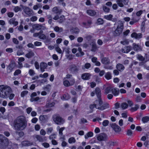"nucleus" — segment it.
<instances>
[{
	"label": "nucleus",
	"instance_id": "obj_38",
	"mask_svg": "<svg viewBox=\"0 0 149 149\" xmlns=\"http://www.w3.org/2000/svg\"><path fill=\"white\" fill-rule=\"evenodd\" d=\"M54 30L56 31L59 32H61L63 30L62 28H59L58 26H56L54 28Z\"/></svg>",
	"mask_w": 149,
	"mask_h": 149
},
{
	"label": "nucleus",
	"instance_id": "obj_15",
	"mask_svg": "<svg viewBox=\"0 0 149 149\" xmlns=\"http://www.w3.org/2000/svg\"><path fill=\"white\" fill-rule=\"evenodd\" d=\"M91 76V74L89 73H86L83 74L82 75L81 77L84 80H87L90 79V77Z\"/></svg>",
	"mask_w": 149,
	"mask_h": 149
},
{
	"label": "nucleus",
	"instance_id": "obj_2",
	"mask_svg": "<svg viewBox=\"0 0 149 149\" xmlns=\"http://www.w3.org/2000/svg\"><path fill=\"white\" fill-rule=\"evenodd\" d=\"M12 92L11 88L9 86L4 85H0V97L3 98L8 97L10 93Z\"/></svg>",
	"mask_w": 149,
	"mask_h": 149
},
{
	"label": "nucleus",
	"instance_id": "obj_11",
	"mask_svg": "<svg viewBox=\"0 0 149 149\" xmlns=\"http://www.w3.org/2000/svg\"><path fill=\"white\" fill-rule=\"evenodd\" d=\"M107 136L106 134L103 133L100 134L97 137V139L99 141H105L107 139Z\"/></svg>",
	"mask_w": 149,
	"mask_h": 149
},
{
	"label": "nucleus",
	"instance_id": "obj_43",
	"mask_svg": "<svg viewBox=\"0 0 149 149\" xmlns=\"http://www.w3.org/2000/svg\"><path fill=\"white\" fill-rule=\"evenodd\" d=\"M137 58L140 61H144L145 58L141 55L138 54L137 56Z\"/></svg>",
	"mask_w": 149,
	"mask_h": 149
},
{
	"label": "nucleus",
	"instance_id": "obj_22",
	"mask_svg": "<svg viewBox=\"0 0 149 149\" xmlns=\"http://www.w3.org/2000/svg\"><path fill=\"white\" fill-rule=\"evenodd\" d=\"M87 13L89 15L91 16H95L96 14V12L95 10L91 9L87 10Z\"/></svg>",
	"mask_w": 149,
	"mask_h": 149
},
{
	"label": "nucleus",
	"instance_id": "obj_4",
	"mask_svg": "<svg viewBox=\"0 0 149 149\" xmlns=\"http://www.w3.org/2000/svg\"><path fill=\"white\" fill-rule=\"evenodd\" d=\"M52 118L53 121L57 125H61L63 124L65 122V120L58 114H54L52 116Z\"/></svg>",
	"mask_w": 149,
	"mask_h": 149
},
{
	"label": "nucleus",
	"instance_id": "obj_20",
	"mask_svg": "<svg viewBox=\"0 0 149 149\" xmlns=\"http://www.w3.org/2000/svg\"><path fill=\"white\" fill-rule=\"evenodd\" d=\"M101 62L104 64H108L110 63V60L108 58L104 57L101 59Z\"/></svg>",
	"mask_w": 149,
	"mask_h": 149
},
{
	"label": "nucleus",
	"instance_id": "obj_16",
	"mask_svg": "<svg viewBox=\"0 0 149 149\" xmlns=\"http://www.w3.org/2000/svg\"><path fill=\"white\" fill-rule=\"evenodd\" d=\"M116 69L120 71H122L125 69V68L123 65L121 63H119L116 65Z\"/></svg>",
	"mask_w": 149,
	"mask_h": 149
},
{
	"label": "nucleus",
	"instance_id": "obj_10",
	"mask_svg": "<svg viewBox=\"0 0 149 149\" xmlns=\"http://www.w3.org/2000/svg\"><path fill=\"white\" fill-rule=\"evenodd\" d=\"M15 66V62L11 63L7 68V72L10 73L12 72L13 69Z\"/></svg>",
	"mask_w": 149,
	"mask_h": 149
},
{
	"label": "nucleus",
	"instance_id": "obj_14",
	"mask_svg": "<svg viewBox=\"0 0 149 149\" xmlns=\"http://www.w3.org/2000/svg\"><path fill=\"white\" fill-rule=\"evenodd\" d=\"M34 55V53L32 50H29L28 53L25 54V56L26 58H30L33 56Z\"/></svg>",
	"mask_w": 149,
	"mask_h": 149
},
{
	"label": "nucleus",
	"instance_id": "obj_29",
	"mask_svg": "<svg viewBox=\"0 0 149 149\" xmlns=\"http://www.w3.org/2000/svg\"><path fill=\"white\" fill-rule=\"evenodd\" d=\"M35 138L37 139L38 141L40 142H42L43 141V139L42 137L40 135H36L34 136Z\"/></svg>",
	"mask_w": 149,
	"mask_h": 149
},
{
	"label": "nucleus",
	"instance_id": "obj_33",
	"mask_svg": "<svg viewBox=\"0 0 149 149\" xmlns=\"http://www.w3.org/2000/svg\"><path fill=\"white\" fill-rule=\"evenodd\" d=\"M93 135V133L91 132H89L85 135L86 139H88L89 137H91Z\"/></svg>",
	"mask_w": 149,
	"mask_h": 149
},
{
	"label": "nucleus",
	"instance_id": "obj_62",
	"mask_svg": "<svg viewBox=\"0 0 149 149\" xmlns=\"http://www.w3.org/2000/svg\"><path fill=\"white\" fill-rule=\"evenodd\" d=\"M91 110H93V108L95 107L96 108V104H95V103L94 104H91L89 106Z\"/></svg>",
	"mask_w": 149,
	"mask_h": 149
},
{
	"label": "nucleus",
	"instance_id": "obj_13",
	"mask_svg": "<svg viewBox=\"0 0 149 149\" xmlns=\"http://www.w3.org/2000/svg\"><path fill=\"white\" fill-rule=\"evenodd\" d=\"M131 36L132 38H134L136 39H139L142 38V35L141 33H137L134 32L131 34Z\"/></svg>",
	"mask_w": 149,
	"mask_h": 149
},
{
	"label": "nucleus",
	"instance_id": "obj_28",
	"mask_svg": "<svg viewBox=\"0 0 149 149\" xmlns=\"http://www.w3.org/2000/svg\"><path fill=\"white\" fill-rule=\"evenodd\" d=\"M70 31L72 33L76 34H78L79 32V29L77 28H73L70 30Z\"/></svg>",
	"mask_w": 149,
	"mask_h": 149
},
{
	"label": "nucleus",
	"instance_id": "obj_44",
	"mask_svg": "<svg viewBox=\"0 0 149 149\" xmlns=\"http://www.w3.org/2000/svg\"><path fill=\"white\" fill-rule=\"evenodd\" d=\"M28 93V91H22L21 93V96L22 97H24V96L27 95Z\"/></svg>",
	"mask_w": 149,
	"mask_h": 149
},
{
	"label": "nucleus",
	"instance_id": "obj_42",
	"mask_svg": "<svg viewBox=\"0 0 149 149\" xmlns=\"http://www.w3.org/2000/svg\"><path fill=\"white\" fill-rule=\"evenodd\" d=\"M139 108V106L137 104H136L135 105L134 107H132L130 109V110L132 112H133L134 111L137 110V109Z\"/></svg>",
	"mask_w": 149,
	"mask_h": 149
},
{
	"label": "nucleus",
	"instance_id": "obj_51",
	"mask_svg": "<svg viewBox=\"0 0 149 149\" xmlns=\"http://www.w3.org/2000/svg\"><path fill=\"white\" fill-rule=\"evenodd\" d=\"M29 73L31 76H33L36 74L34 71L32 69H30L29 70Z\"/></svg>",
	"mask_w": 149,
	"mask_h": 149
},
{
	"label": "nucleus",
	"instance_id": "obj_52",
	"mask_svg": "<svg viewBox=\"0 0 149 149\" xmlns=\"http://www.w3.org/2000/svg\"><path fill=\"white\" fill-rule=\"evenodd\" d=\"M109 123V121L108 120H105L102 122V125L104 126H107Z\"/></svg>",
	"mask_w": 149,
	"mask_h": 149
},
{
	"label": "nucleus",
	"instance_id": "obj_19",
	"mask_svg": "<svg viewBox=\"0 0 149 149\" xmlns=\"http://www.w3.org/2000/svg\"><path fill=\"white\" fill-rule=\"evenodd\" d=\"M92 46V49L91 51L92 52H95L97 49L98 47L95 42H93L91 44Z\"/></svg>",
	"mask_w": 149,
	"mask_h": 149
},
{
	"label": "nucleus",
	"instance_id": "obj_39",
	"mask_svg": "<svg viewBox=\"0 0 149 149\" xmlns=\"http://www.w3.org/2000/svg\"><path fill=\"white\" fill-rule=\"evenodd\" d=\"M113 17V15L111 14L108 15H105L104 18L108 20H111Z\"/></svg>",
	"mask_w": 149,
	"mask_h": 149
},
{
	"label": "nucleus",
	"instance_id": "obj_25",
	"mask_svg": "<svg viewBox=\"0 0 149 149\" xmlns=\"http://www.w3.org/2000/svg\"><path fill=\"white\" fill-rule=\"evenodd\" d=\"M133 46L134 49L135 51L138 52L142 50L140 47L138 45L134 43L133 44Z\"/></svg>",
	"mask_w": 149,
	"mask_h": 149
},
{
	"label": "nucleus",
	"instance_id": "obj_5",
	"mask_svg": "<svg viewBox=\"0 0 149 149\" xmlns=\"http://www.w3.org/2000/svg\"><path fill=\"white\" fill-rule=\"evenodd\" d=\"M8 139L2 134L0 135V149H3L8 146Z\"/></svg>",
	"mask_w": 149,
	"mask_h": 149
},
{
	"label": "nucleus",
	"instance_id": "obj_53",
	"mask_svg": "<svg viewBox=\"0 0 149 149\" xmlns=\"http://www.w3.org/2000/svg\"><path fill=\"white\" fill-rule=\"evenodd\" d=\"M65 128L64 127H62L61 128H60L59 129V135L62 136L63 134V133H62L63 131L65 129Z\"/></svg>",
	"mask_w": 149,
	"mask_h": 149
},
{
	"label": "nucleus",
	"instance_id": "obj_40",
	"mask_svg": "<svg viewBox=\"0 0 149 149\" xmlns=\"http://www.w3.org/2000/svg\"><path fill=\"white\" fill-rule=\"evenodd\" d=\"M91 67V65L89 63H86L84 65V66H82V68L83 69L86 68L88 69Z\"/></svg>",
	"mask_w": 149,
	"mask_h": 149
},
{
	"label": "nucleus",
	"instance_id": "obj_26",
	"mask_svg": "<svg viewBox=\"0 0 149 149\" xmlns=\"http://www.w3.org/2000/svg\"><path fill=\"white\" fill-rule=\"evenodd\" d=\"M35 28L36 29L39 30L41 29H44L45 27L41 24H36L35 25Z\"/></svg>",
	"mask_w": 149,
	"mask_h": 149
},
{
	"label": "nucleus",
	"instance_id": "obj_17",
	"mask_svg": "<svg viewBox=\"0 0 149 149\" xmlns=\"http://www.w3.org/2000/svg\"><path fill=\"white\" fill-rule=\"evenodd\" d=\"M52 11L57 14H60L62 12V10L58 8L56 6L53 8Z\"/></svg>",
	"mask_w": 149,
	"mask_h": 149
},
{
	"label": "nucleus",
	"instance_id": "obj_41",
	"mask_svg": "<svg viewBox=\"0 0 149 149\" xmlns=\"http://www.w3.org/2000/svg\"><path fill=\"white\" fill-rule=\"evenodd\" d=\"M102 9L104 12L106 13H109L110 11V9L105 6H102Z\"/></svg>",
	"mask_w": 149,
	"mask_h": 149
},
{
	"label": "nucleus",
	"instance_id": "obj_12",
	"mask_svg": "<svg viewBox=\"0 0 149 149\" xmlns=\"http://www.w3.org/2000/svg\"><path fill=\"white\" fill-rule=\"evenodd\" d=\"M47 64L45 63L42 62L40 64V68L42 72H44L45 70L47 68Z\"/></svg>",
	"mask_w": 149,
	"mask_h": 149
},
{
	"label": "nucleus",
	"instance_id": "obj_6",
	"mask_svg": "<svg viewBox=\"0 0 149 149\" xmlns=\"http://www.w3.org/2000/svg\"><path fill=\"white\" fill-rule=\"evenodd\" d=\"M123 29V24L121 21L118 22V24L116 29L114 31V34L118 36L120 35L122 32Z\"/></svg>",
	"mask_w": 149,
	"mask_h": 149
},
{
	"label": "nucleus",
	"instance_id": "obj_49",
	"mask_svg": "<svg viewBox=\"0 0 149 149\" xmlns=\"http://www.w3.org/2000/svg\"><path fill=\"white\" fill-rule=\"evenodd\" d=\"M59 19L58 21L60 23H62L65 19L64 16L63 15L59 17Z\"/></svg>",
	"mask_w": 149,
	"mask_h": 149
},
{
	"label": "nucleus",
	"instance_id": "obj_61",
	"mask_svg": "<svg viewBox=\"0 0 149 149\" xmlns=\"http://www.w3.org/2000/svg\"><path fill=\"white\" fill-rule=\"evenodd\" d=\"M13 42L16 45L18 44L19 43V42L15 38H13Z\"/></svg>",
	"mask_w": 149,
	"mask_h": 149
},
{
	"label": "nucleus",
	"instance_id": "obj_27",
	"mask_svg": "<svg viewBox=\"0 0 149 149\" xmlns=\"http://www.w3.org/2000/svg\"><path fill=\"white\" fill-rule=\"evenodd\" d=\"M125 0H116V1L118 5L120 7H123L124 6V4L123 3V1Z\"/></svg>",
	"mask_w": 149,
	"mask_h": 149
},
{
	"label": "nucleus",
	"instance_id": "obj_45",
	"mask_svg": "<svg viewBox=\"0 0 149 149\" xmlns=\"http://www.w3.org/2000/svg\"><path fill=\"white\" fill-rule=\"evenodd\" d=\"M46 116L45 115H40L39 117V120L41 121H43L46 120Z\"/></svg>",
	"mask_w": 149,
	"mask_h": 149
},
{
	"label": "nucleus",
	"instance_id": "obj_35",
	"mask_svg": "<svg viewBox=\"0 0 149 149\" xmlns=\"http://www.w3.org/2000/svg\"><path fill=\"white\" fill-rule=\"evenodd\" d=\"M111 88L110 86L107 87L105 89L104 93L106 94H107L111 91Z\"/></svg>",
	"mask_w": 149,
	"mask_h": 149
},
{
	"label": "nucleus",
	"instance_id": "obj_58",
	"mask_svg": "<svg viewBox=\"0 0 149 149\" xmlns=\"http://www.w3.org/2000/svg\"><path fill=\"white\" fill-rule=\"evenodd\" d=\"M55 50L59 54H61L62 53V50L58 47H56L55 48Z\"/></svg>",
	"mask_w": 149,
	"mask_h": 149
},
{
	"label": "nucleus",
	"instance_id": "obj_31",
	"mask_svg": "<svg viewBox=\"0 0 149 149\" xmlns=\"http://www.w3.org/2000/svg\"><path fill=\"white\" fill-rule=\"evenodd\" d=\"M70 98L69 95L68 94L63 95L61 97V99L63 100H67L70 99Z\"/></svg>",
	"mask_w": 149,
	"mask_h": 149
},
{
	"label": "nucleus",
	"instance_id": "obj_46",
	"mask_svg": "<svg viewBox=\"0 0 149 149\" xmlns=\"http://www.w3.org/2000/svg\"><path fill=\"white\" fill-rule=\"evenodd\" d=\"M75 141L76 140L73 137H70L68 139V142L70 143H74L75 142Z\"/></svg>",
	"mask_w": 149,
	"mask_h": 149
},
{
	"label": "nucleus",
	"instance_id": "obj_36",
	"mask_svg": "<svg viewBox=\"0 0 149 149\" xmlns=\"http://www.w3.org/2000/svg\"><path fill=\"white\" fill-rule=\"evenodd\" d=\"M128 107V105L125 102H123L121 104V107L123 109H126Z\"/></svg>",
	"mask_w": 149,
	"mask_h": 149
},
{
	"label": "nucleus",
	"instance_id": "obj_3",
	"mask_svg": "<svg viewBox=\"0 0 149 149\" xmlns=\"http://www.w3.org/2000/svg\"><path fill=\"white\" fill-rule=\"evenodd\" d=\"M95 103L96 104V109L100 110H103L109 107V104H107L102 105L103 101L101 98H98V100H96Z\"/></svg>",
	"mask_w": 149,
	"mask_h": 149
},
{
	"label": "nucleus",
	"instance_id": "obj_50",
	"mask_svg": "<svg viewBox=\"0 0 149 149\" xmlns=\"http://www.w3.org/2000/svg\"><path fill=\"white\" fill-rule=\"evenodd\" d=\"M75 82V81L74 79L73 78H71L70 80L69 83L70 84V86L73 85L74 84Z\"/></svg>",
	"mask_w": 149,
	"mask_h": 149
},
{
	"label": "nucleus",
	"instance_id": "obj_34",
	"mask_svg": "<svg viewBox=\"0 0 149 149\" xmlns=\"http://www.w3.org/2000/svg\"><path fill=\"white\" fill-rule=\"evenodd\" d=\"M142 121L143 123H146L149 121V117L148 116H144L142 119Z\"/></svg>",
	"mask_w": 149,
	"mask_h": 149
},
{
	"label": "nucleus",
	"instance_id": "obj_24",
	"mask_svg": "<svg viewBox=\"0 0 149 149\" xmlns=\"http://www.w3.org/2000/svg\"><path fill=\"white\" fill-rule=\"evenodd\" d=\"M22 145L23 146H30L33 144V143L28 141H23L22 142Z\"/></svg>",
	"mask_w": 149,
	"mask_h": 149
},
{
	"label": "nucleus",
	"instance_id": "obj_59",
	"mask_svg": "<svg viewBox=\"0 0 149 149\" xmlns=\"http://www.w3.org/2000/svg\"><path fill=\"white\" fill-rule=\"evenodd\" d=\"M15 95L13 93H10L8 97H9V99L10 100H12L14 97Z\"/></svg>",
	"mask_w": 149,
	"mask_h": 149
},
{
	"label": "nucleus",
	"instance_id": "obj_7",
	"mask_svg": "<svg viewBox=\"0 0 149 149\" xmlns=\"http://www.w3.org/2000/svg\"><path fill=\"white\" fill-rule=\"evenodd\" d=\"M70 72L72 74H75L78 72L79 70V67L75 64L71 65L69 69Z\"/></svg>",
	"mask_w": 149,
	"mask_h": 149
},
{
	"label": "nucleus",
	"instance_id": "obj_63",
	"mask_svg": "<svg viewBox=\"0 0 149 149\" xmlns=\"http://www.w3.org/2000/svg\"><path fill=\"white\" fill-rule=\"evenodd\" d=\"M17 55L18 56H20L24 54V53L21 50H18L17 52Z\"/></svg>",
	"mask_w": 149,
	"mask_h": 149
},
{
	"label": "nucleus",
	"instance_id": "obj_55",
	"mask_svg": "<svg viewBox=\"0 0 149 149\" xmlns=\"http://www.w3.org/2000/svg\"><path fill=\"white\" fill-rule=\"evenodd\" d=\"M53 130L52 127H49L47 129V134H50L52 133Z\"/></svg>",
	"mask_w": 149,
	"mask_h": 149
},
{
	"label": "nucleus",
	"instance_id": "obj_21",
	"mask_svg": "<svg viewBox=\"0 0 149 149\" xmlns=\"http://www.w3.org/2000/svg\"><path fill=\"white\" fill-rule=\"evenodd\" d=\"M95 91L97 98H101V91L100 89L99 88H96L95 90Z\"/></svg>",
	"mask_w": 149,
	"mask_h": 149
},
{
	"label": "nucleus",
	"instance_id": "obj_32",
	"mask_svg": "<svg viewBox=\"0 0 149 149\" xmlns=\"http://www.w3.org/2000/svg\"><path fill=\"white\" fill-rule=\"evenodd\" d=\"M104 20L101 18H99L97 19V24L98 25H102L104 23Z\"/></svg>",
	"mask_w": 149,
	"mask_h": 149
},
{
	"label": "nucleus",
	"instance_id": "obj_60",
	"mask_svg": "<svg viewBox=\"0 0 149 149\" xmlns=\"http://www.w3.org/2000/svg\"><path fill=\"white\" fill-rule=\"evenodd\" d=\"M129 43V41L127 40H125L120 42V43L123 45H128Z\"/></svg>",
	"mask_w": 149,
	"mask_h": 149
},
{
	"label": "nucleus",
	"instance_id": "obj_9",
	"mask_svg": "<svg viewBox=\"0 0 149 149\" xmlns=\"http://www.w3.org/2000/svg\"><path fill=\"white\" fill-rule=\"evenodd\" d=\"M24 11L26 14L29 16H31L33 15V12L30 8L28 7H24Z\"/></svg>",
	"mask_w": 149,
	"mask_h": 149
},
{
	"label": "nucleus",
	"instance_id": "obj_56",
	"mask_svg": "<svg viewBox=\"0 0 149 149\" xmlns=\"http://www.w3.org/2000/svg\"><path fill=\"white\" fill-rule=\"evenodd\" d=\"M14 10L15 12H17L21 10V8L18 6H16L14 8Z\"/></svg>",
	"mask_w": 149,
	"mask_h": 149
},
{
	"label": "nucleus",
	"instance_id": "obj_37",
	"mask_svg": "<svg viewBox=\"0 0 149 149\" xmlns=\"http://www.w3.org/2000/svg\"><path fill=\"white\" fill-rule=\"evenodd\" d=\"M17 135H18L19 136V137H18V138H19V137H20L23 136L24 135V133L22 131L19 132H15V136Z\"/></svg>",
	"mask_w": 149,
	"mask_h": 149
},
{
	"label": "nucleus",
	"instance_id": "obj_57",
	"mask_svg": "<svg viewBox=\"0 0 149 149\" xmlns=\"http://www.w3.org/2000/svg\"><path fill=\"white\" fill-rule=\"evenodd\" d=\"M21 73V70L19 69L17 70L14 73V76L17 75Z\"/></svg>",
	"mask_w": 149,
	"mask_h": 149
},
{
	"label": "nucleus",
	"instance_id": "obj_64",
	"mask_svg": "<svg viewBox=\"0 0 149 149\" xmlns=\"http://www.w3.org/2000/svg\"><path fill=\"white\" fill-rule=\"evenodd\" d=\"M42 145L45 148H47L49 146V144L48 143L46 142L42 143Z\"/></svg>",
	"mask_w": 149,
	"mask_h": 149
},
{
	"label": "nucleus",
	"instance_id": "obj_47",
	"mask_svg": "<svg viewBox=\"0 0 149 149\" xmlns=\"http://www.w3.org/2000/svg\"><path fill=\"white\" fill-rule=\"evenodd\" d=\"M63 84L65 86L67 87L70 86L69 81L67 80H65L63 81Z\"/></svg>",
	"mask_w": 149,
	"mask_h": 149
},
{
	"label": "nucleus",
	"instance_id": "obj_48",
	"mask_svg": "<svg viewBox=\"0 0 149 149\" xmlns=\"http://www.w3.org/2000/svg\"><path fill=\"white\" fill-rule=\"evenodd\" d=\"M55 104V103L53 102L52 103H48L46 104V106L48 108L54 106Z\"/></svg>",
	"mask_w": 149,
	"mask_h": 149
},
{
	"label": "nucleus",
	"instance_id": "obj_54",
	"mask_svg": "<svg viewBox=\"0 0 149 149\" xmlns=\"http://www.w3.org/2000/svg\"><path fill=\"white\" fill-rule=\"evenodd\" d=\"M39 38L42 40H45L46 39V37L44 34H42L39 35Z\"/></svg>",
	"mask_w": 149,
	"mask_h": 149
},
{
	"label": "nucleus",
	"instance_id": "obj_18",
	"mask_svg": "<svg viewBox=\"0 0 149 149\" xmlns=\"http://www.w3.org/2000/svg\"><path fill=\"white\" fill-rule=\"evenodd\" d=\"M112 94L114 96H118L119 94V90L117 88H114L111 89Z\"/></svg>",
	"mask_w": 149,
	"mask_h": 149
},
{
	"label": "nucleus",
	"instance_id": "obj_23",
	"mask_svg": "<svg viewBox=\"0 0 149 149\" xmlns=\"http://www.w3.org/2000/svg\"><path fill=\"white\" fill-rule=\"evenodd\" d=\"M9 23L10 24L14 25L15 26H16L18 24V22L17 21H15V18H12L9 21Z\"/></svg>",
	"mask_w": 149,
	"mask_h": 149
},
{
	"label": "nucleus",
	"instance_id": "obj_1",
	"mask_svg": "<svg viewBox=\"0 0 149 149\" xmlns=\"http://www.w3.org/2000/svg\"><path fill=\"white\" fill-rule=\"evenodd\" d=\"M13 125L15 130H23L27 125L26 118L23 116H18L15 120Z\"/></svg>",
	"mask_w": 149,
	"mask_h": 149
},
{
	"label": "nucleus",
	"instance_id": "obj_30",
	"mask_svg": "<svg viewBox=\"0 0 149 149\" xmlns=\"http://www.w3.org/2000/svg\"><path fill=\"white\" fill-rule=\"evenodd\" d=\"M105 77L107 80L111 79L112 77L111 72H108L106 73L105 75Z\"/></svg>",
	"mask_w": 149,
	"mask_h": 149
},
{
	"label": "nucleus",
	"instance_id": "obj_8",
	"mask_svg": "<svg viewBox=\"0 0 149 149\" xmlns=\"http://www.w3.org/2000/svg\"><path fill=\"white\" fill-rule=\"evenodd\" d=\"M110 125L115 132H118L120 131L121 130L120 127L116 123L110 124Z\"/></svg>",
	"mask_w": 149,
	"mask_h": 149
}]
</instances>
